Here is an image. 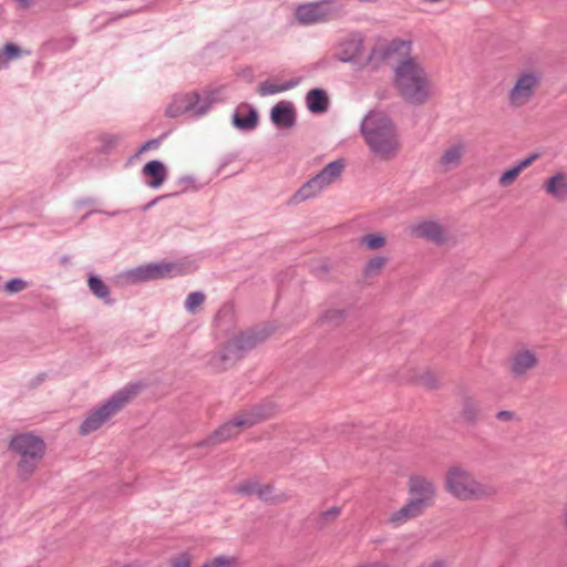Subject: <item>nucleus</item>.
Here are the masks:
<instances>
[{
    "mask_svg": "<svg viewBox=\"0 0 567 567\" xmlns=\"http://www.w3.org/2000/svg\"><path fill=\"white\" fill-rule=\"evenodd\" d=\"M322 188H324L316 176L307 181L290 198L289 203L299 204L315 197Z\"/></svg>",
    "mask_w": 567,
    "mask_h": 567,
    "instance_id": "nucleus-27",
    "label": "nucleus"
},
{
    "mask_svg": "<svg viewBox=\"0 0 567 567\" xmlns=\"http://www.w3.org/2000/svg\"><path fill=\"white\" fill-rule=\"evenodd\" d=\"M142 173L145 176L150 177V181L147 182V184L152 188H157V187L162 186L167 177V168L164 165V163L158 159H153V161L147 162L143 166Z\"/></svg>",
    "mask_w": 567,
    "mask_h": 567,
    "instance_id": "nucleus-21",
    "label": "nucleus"
},
{
    "mask_svg": "<svg viewBox=\"0 0 567 567\" xmlns=\"http://www.w3.org/2000/svg\"><path fill=\"white\" fill-rule=\"evenodd\" d=\"M270 120L278 128H291L296 125L297 113L289 101H280L270 111Z\"/></svg>",
    "mask_w": 567,
    "mask_h": 567,
    "instance_id": "nucleus-13",
    "label": "nucleus"
},
{
    "mask_svg": "<svg viewBox=\"0 0 567 567\" xmlns=\"http://www.w3.org/2000/svg\"><path fill=\"white\" fill-rule=\"evenodd\" d=\"M274 332L272 328L252 327L226 341L220 351L214 352L207 364L216 373L227 370L229 364L241 360L248 351L265 342Z\"/></svg>",
    "mask_w": 567,
    "mask_h": 567,
    "instance_id": "nucleus-2",
    "label": "nucleus"
},
{
    "mask_svg": "<svg viewBox=\"0 0 567 567\" xmlns=\"http://www.w3.org/2000/svg\"><path fill=\"white\" fill-rule=\"evenodd\" d=\"M429 567H445L444 560H435Z\"/></svg>",
    "mask_w": 567,
    "mask_h": 567,
    "instance_id": "nucleus-51",
    "label": "nucleus"
},
{
    "mask_svg": "<svg viewBox=\"0 0 567 567\" xmlns=\"http://www.w3.org/2000/svg\"><path fill=\"white\" fill-rule=\"evenodd\" d=\"M205 301V295L200 291H195L188 295L185 307L189 312H194Z\"/></svg>",
    "mask_w": 567,
    "mask_h": 567,
    "instance_id": "nucleus-39",
    "label": "nucleus"
},
{
    "mask_svg": "<svg viewBox=\"0 0 567 567\" xmlns=\"http://www.w3.org/2000/svg\"><path fill=\"white\" fill-rule=\"evenodd\" d=\"M3 55L7 60L18 59L21 55V48L13 42H7L3 45Z\"/></svg>",
    "mask_w": 567,
    "mask_h": 567,
    "instance_id": "nucleus-41",
    "label": "nucleus"
},
{
    "mask_svg": "<svg viewBox=\"0 0 567 567\" xmlns=\"http://www.w3.org/2000/svg\"><path fill=\"white\" fill-rule=\"evenodd\" d=\"M47 378V374L44 372L38 374L35 377V379H33L31 381V388H37L38 385H40Z\"/></svg>",
    "mask_w": 567,
    "mask_h": 567,
    "instance_id": "nucleus-47",
    "label": "nucleus"
},
{
    "mask_svg": "<svg viewBox=\"0 0 567 567\" xmlns=\"http://www.w3.org/2000/svg\"><path fill=\"white\" fill-rule=\"evenodd\" d=\"M202 567H238V560L235 557L217 556L204 563Z\"/></svg>",
    "mask_w": 567,
    "mask_h": 567,
    "instance_id": "nucleus-36",
    "label": "nucleus"
},
{
    "mask_svg": "<svg viewBox=\"0 0 567 567\" xmlns=\"http://www.w3.org/2000/svg\"><path fill=\"white\" fill-rule=\"evenodd\" d=\"M346 167V159L338 158L327 164L317 175V179L323 187L336 182L342 174Z\"/></svg>",
    "mask_w": 567,
    "mask_h": 567,
    "instance_id": "nucleus-24",
    "label": "nucleus"
},
{
    "mask_svg": "<svg viewBox=\"0 0 567 567\" xmlns=\"http://www.w3.org/2000/svg\"><path fill=\"white\" fill-rule=\"evenodd\" d=\"M259 122L258 111L249 104H240L233 114V125L240 131H251Z\"/></svg>",
    "mask_w": 567,
    "mask_h": 567,
    "instance_id": "nucleus-17",
    "label": "nucleus"
},
{
    "mask_svg": "<svg viewBox=\"0 0 567 567\" xmlns=\"http://www.w3.org/2000/svg\"><path fill=\"white\" fill-rule=\"evenodd\" d=\"M272 485H260L257 482L247 481L235 487V492L241 495H257L262 502L280 503L285 499L282 496L271 497Z\"/></svg>",
    "mask_w": 567,
    "mask_h": 567,
    "instance_id": "nucleus-15",
    "label": "nucleus"
},
{
    "mask_svg": "<svg viewBox=\"0 0 567 567\" xmlns=\"http://www.w3.org/2000/svg\"><path fill=\"white\" fill-rule=\"evenodd\" d=\"M329 272V267L328 265L326 264H322L320 266H318L316 269H315V274L316 276H318L319 278H322L324 275H327Z\"/></svg>",
    "mask_w": 567,
    "mask_h": 567,
    "instance_id": "nucleus-46",
    "label": "nucleus"
},
{
    "mask_svg": "<svg viewBox=\"0 0 567 567\" xmlns=\"http://www.w3.org/2000/svg\"><path fill=\"white\" fill-rule=\"evenodd\" d=\"M482 412L480 400L467 392H464L461 396V412L460 415L463 421L468 425H475Z\"/></svg>",
    "mask_w": 567,
    "mask_h": 567,
    "instance_id": "nucleus-18",
    "label": "nucleus"
},
{
    "mask_svg": "<svg viewBox=\"0 0 567 567\" xmlns=\"http://www.w3.org/2000/svg\"><path fill=\"white\" fill-rule=\"evenodd\" d=\"M76 42L75 37H64L54 39L48 42V45L53 52H64L70 50Z\"/></svg>",
    "mask_w": 567,
    "mask_h": 567,
    "instance_id": "nucleus-35",
    "label": "nucleus"
},
{
    "mask_svg": "<svg viewBox=\"0 0 567 567\" xmlns=\"http://www.w3.org/2000/svg\"><path fill=\"white\" fill-rule=\"evenodd\" d=\"M465 154V144L457 143L444 151L442 156L440 157V165L444 168L445 172L460 166L462 157Z\"/></svg>",
    "mask_w": 567,
    "mask_h": 567,
    "instance_id": "nucleus-26",
    "label": "nucleus"
},
{
    "mask_svg": "<svg viewBox=\"0 0 567 567\" xmlns=\"http://www.w3.org/2000/svg\"><path fill=\"white\" fill-rule=\"evenodd\" d=\"M394 83L408 103L422 105L430 99L426 72L412 58L401 61L395 68Z\"/></svg>",
    "mask_w": 567,
    "mask_h": 567,
    "instance_id": "nucleus-4",
    "label": "nucleus"
},
{
    "mask_svg": "<svg viewBox=\"0 0 567 567\" xmlns=\"http://www.w3.org/2000/svg\"><path fill=\"white\" fill-rule=\"evenodd\" d=\"M8 449L20 456L17 474L21 481L27 482L43 460L47 444L41 436L24 432L12 435Z\"/></svg>",
    "mask_w": 567,
    "mask_h": 567,
    "instance_id": "nucleus-5",
    "label": "nucleus"
},
{
    "mask_svg": "<svg viewBox=\"0 0 567 567\" xmlns=\"http://www.w3.org/2000/svg\"><path fill=\"white\" fill-rule=\"evenodd\" d=\"M360 132L371 152L383 161L393 158L399 150L396 127L382 111H370L360 125Z\"/></svg>",
    "mask_w": 567,
    "mask_h": 567,
    "instance_id": "nucleus-1",
    "label": "nucleus"
},
{
    "mask_svg": "<svg viewBox=\"0 0 567 567\" xmlns=\"http://www.w3.org/2000/svg\"><path fill=\"white\" fill-rule=\"evenodd\" d=\"M99 141L101 142L99 153L109 154L117 146L121 141V136L115 134H102L99 137Z\"/></svg>",
    "mask_w": 567,
    "mask_h": 567,
    "instance_id": "nucleus-34",
    "label": "nucleus"
},
{
    "mask_svg": "<svg viewBox=\"0 0 567 567\" xmlns=\"http://www.w3.org/2000/svg\"><path fill=\"white\" fill-rule=\"evenodd\" d=\"M538 360L529 350L518 351L514 354L511 363V372L514 377L524 375L528 370L536 367Z\"/></svg>",
    "mask_w": 567,
    "mask_h": 567,
    "instance_id": "nucleus-19",
    "label": "nucleus"
},
{
    "mask_svg": "<svg viewBox=\"0 0 567 567\" xmlns=\"http://www.w3.org/2000/svg\"><path fill=\"white\" fill-rule=\"evenodd\" d=\"M445 488L461 501L484 499L497 493L496 488L478 483L470 472L461 466H452L447 471Z\"/></svg>",
    "mask_w": 567,
    "mask_h": 567,
    "instance_id": "nucleus-8",
    "label": "nucleus"
},
{
    "mask_svg": "<svg viewBox=\"0 0 567 567\" xmlns=\"http://www.w3.org/2000/svg\"><path fill=\"white\" fill-rule=\"evenodd\" d=\"M388 258L384 256H375L371 258L363 268V277L368 279L379 276Z\"/></svg>",
    "mask_w": 567,
    "mask_h": 567,
    "instance_id": "nucleus-30",
    "label": "nucleus"
},
{
    "mask_svg": "<svg viewBox=\"0 0 567 567\" xmlns=\"http://www.w3.org/2000/svg\"><path fill=\"white\" fill-rule=\"evenodd\" d=\"M544 189L558 200L567 199V175L565 173H557L549 177L545 184Z\"/></svg>",
    "mask_w": 567,
    "mask_h": 567,
    "instance_id": "nucleus-25",
    "label": "nucleus"
},
{
    "mask_svg": "<svg viewBox=\"0 0 567 567\" xmlns=\"http://www.w3.org/2000/svg\"><path fill=\"white\" fill-rule=\"evenodd\" d=\"M333 14L330 0L300 4L295 12L296 20L303 25L327 21Z\"/></svg>",
    "mask_w": 567,
    "mask_h": 567,
    "instance_id": "nucleus-11",
    "label": "nucleus"
},
{
    "mask_svg": "<svg viewBox=\"0 0 567 567\" xmlns=\"http://www.w3.org/2000/svg\"><path fill=\"white\" fill-rule=\"evenodd\" d=\"M519 174L518 167L513 166L501 175L498 183L502 187H509L514 184Z\"/></svg>",
    "mask_w": 567,
    "mask_h": 567,
    "instance_id": "nucleus-38",
    "label": "nucleus"
},
{
    "mask_svg": "<svg viewBox=\"0 0 567 567\" xmlns=\"http://www.w3.org/2000/svg\"><path fill=\"white\" fill-rule=\"evenodd\" d=\"M406 44V41L394 39L388 44L374 47L369 53L363 65H372L373 69H377L381 62L389 59L394 53L402 51Z\"/></svg>",
    "mask_w": 567,
    "mask_h": 567,
    "instance_id": "nucleus-14",
    "label": "nucleus"
},
{
    "mask_svg": "<svg viewBox=\"0 0 567 567\" xmlns=\"http://www.w3.org/2000/svg\"><path fill=\"white\" fill-rule=\"evenodd\" d=\"M62 261H63V262H68V258H66V257H64V258L62 259Z\"/></svg>",
    "mask_w": 567,
    "mask_h": 567,
    "instance_id": "nucleus-53",
    "label": "nucleus"
},
{
    "mask_svg": "<svg viewBox=\"0 0 567 567\" xmlns=\"http://www.w3.org/2000/svg\"><path fill=\"white\" fill-rule=\"evenodd\" d=\"M419 382L429 390H434L440 386L437 375L432 371H424L419 375Z\"/></svg>",
    "mask_w": 567,
    "mask_h": 567,
    "instance_id": "nucleus-37",
    "label": "nucleus"
},
{
    "mask_svg": "<svg viewBox=\"0 0 567 567\" xmlns=\"http://www.w3.org/2000/svg\"><path fill=\"white\" fill-rule=\"evenodd\" d=\"M406 486L410 495L409 501L389 518V523L394 526H400L408 520L420 517L435 504L437 489L432 480L422 475H411Z\"/></svg>",
    "mask_w": 567,
    "mask_h": 567,
    "instance_id": "nucleus-3",
    "label": "nucleus"
},
{
    "mask_svg": "<svg viewBox=\"0 0 567 567\" xmlns=\"http://www.w3.org/2000/svg\"><path fill=\"white\" fill-rule=\"evenodd\" d=\"M298 79H291L284 84H274L269 81L261 82L258 86V93L260 95L275 94L278 92L287 91L295 87L298 84Z\"/></svg>",
    "mask_w": 567,
    "mask_h": 567,
    "instance_id": "nucleus-29",
    "label": "nucleus"
},
{
    "mask_svg": "<svg viewBox=\"0 0 567 567\" xmlns=\"http://www.w3.org/2000/svg\"><path fill=\"white\" fill-rule=\"evenodd\" d=\"M19 6L23 9H28L31 7V0H16Z\"/></svg>",
    "mask_w": 567,
    "mask_h": 567,
    "instance_id": "nucleus-50",
    "label": "nucleus"
},
{
    "mask_svg": "<svg viewBox=\"0 0 567 567\" xmlns=\"http://www.w3.org/2000/svg\"><path fill=\"white\" fill-rule=\"evenodd\" d=\"M184 274L182 264L176 262H157L146 264L130 269L118 276L127 285H136L150 280L162 279L171 276Z\"/></svg>",
    "mask_w": 567,
    "mask_h": 567,
    "instance_id": "nucleus-9",
    "label": "nucleus"
},
{
    "mask_svg": "<svg viewBox=\"0 0 567 567\" xmlns=\"http://www.w3.org/2000/svg\"><path fill=\"white\" fill-rule=\"evenodd\" d=\"M192 559L188 553H182L172 558L171 567H190Z\"/></svg>",
    "mask_w": 567,
    "mask_h": 567,
    "instance_id": "nucleus-42",
    "label": "nucleus"
},
{
    "mask_svg": "<svg viewBox=\"0 0 567 567\" xmlns=\"http://www.w3.org/2000/svg\"><path fill=\"white\" fill-rule=\"evenodd\" d=\"M142 389V384L132 383L115 392L103 405L89 413L79 427L81 435L99 430L107 420L121 411Z\"/></svg>",
    "mask_w": 567,
    "mask_h": 567,
    "instance_id": "nucleus-7",
    "label": "nucleus"
},
{
    "mask_svg": "<svg viewBox=\"0 0 567 567\" xmlns=\"http://www.w3.org/2000/svg\"><path fill=\"white\" fill-rule=\"evenodd\" d=\"M230 313V309L229 308H226V307H223L221 309H219V311L217 312L216 315V319H220L223 316H227Z\"/></svg>",
    "mask_w": 567,
    "mask_h": 567,
    "instance_id": "nucleus-49",
    "label": "nucleus"
},
{
    "mask_svg": "<svg viewBox=\"0 0 567 567\" xmlns=\"http://www.w3.org/2000/svg\"><path fill=\"white\" fill-rule=\"evenodd\" d=\"M319 320L323 324L336 328L342 324L346 320V311L342 309H329L321 315Z\"/></svg>",
    "mask_w": 567,
    "mask_h": 567,
    "instance_id": "nucleus-31",
    "label": "nucleus"
},
{
    "mask_svg": "<svg viewBox=\"0 0 567 567\" xmlns=\"http://www.w3.org/2000/svg\"><path fill=\"white\" fill-rule=\"evenodd\" d=\"M561 519L564 528L567 529V503L564 505Z\"/></svg>",
    "mask_w": 567,
    "mask_h": 567,
    "instance_id": "nucleus-48",
    "label": "nucleus"
},
{
    "mask_svg": "<svg viewBox=\"0 0 567 567\" xmlns=\"http://www.w3.org/2000/svg\"><path fill=\"white\" fill-rule=\"evenodd\" d=\"M496 419L499 421L509 422L515 419V413L512 411L502 410V411L497 412Z\"/></svg>",
    "mask_w": 567,
    "mask_h": 567,
    "instance_id": "nucleus-45",
    "label": "nucleus"
},
{
    "mask_svg": "<svg viewBox=\"0 0 567 567\" xmlns=\"http://www.w3.org/2000/svg\"><path fill=\"white\" fill-rule=\"evenodd\" d=\"M341 513V508L333 506L328 511L321 512L316 518V527L318 529H324L330 523L334 522Z\"/></svg>",
    "mask_w": 567,
    "mask_h": 567,
    "instance_id": "nucleus-32",
    "label": "nucleus"
},
{
    "mask_svg": "<svg viewBox=\"0 0 567 567\" xmlns=\"http://www.w3.org/2000/svg\"><path fill=\"white\" fill-rule=\"evenodd\" d=\"M272 408L270 405H255L250 410H244L238 413L243 425L250 429L257 423L268 419L271 415Z\"/></svg>",
    "mask_w": 567,
    "mask_h": 567,
    "instance_id": "nucleus-23",
    "label": "nucleus"
},
{
    "mask_svg": "<svg viewBox=\"0 0 567 567\" xmlns=\"http://www.w3.org/2000/svg\"><path fill=\"white\" fill-rule=\"evenodd\" d=\"M123 567H134V566H132V565H125V566H123Z\"/></svg>",
    "mask_w": 567,
    "mask_h": 567,
    "instance_id": "nucleus-54",
    "label": "nucleus"
},
{
    "mask_svg": "<svg viewBox=\"0 0 567 567\" xmlns=\"http://www.w3.org/2000/svg\"><path fill=\"white\" fill-rule=\"evenodd\" d=\"M223 86L217 89H205L203 92L192 91L187 93L175 94L172 102L166 107L167 117L175 118L183 114H189L193 117L206 114L213 104L221 101L220 94Z\"/></svg>",
    "mask_w": 567,
    "mask_h": 567,
    "instance_id": "nucleus-6",
    "label": "nucleus"
},
{
    "mask_svg": "<svg viewBox=\"0 0 567 567\" xmlns=\"http://www.w3.org/2000/svg\"><path fill=\"white\" fill-rule=\"evenodd\" d=\"M161 143V137L159 138H152V140H148L147 142H145L140 148L138 151L136 152L135 155L132 156V159L134 158H137L142 153L151 150V148H156Z\"/></svg>",
    "mask_w": 567,
    "mask_h": 567,
    "instance_id": "nucleus-43",
    "label": "nucleus"
},
{
    "mask_svg": "<svg viewBox=\"0 0 567 567\" xmlns=\"http://www.w3.org/2000/svg\"><path fill=\"white\" fill-rule=\"evenodd\" d=\"M361 245L365 246L370 250H375L382 248L385 243L386 238L384 235L380 233H372L367 234L360 238Z\"/></svg>",
    "mask_w": 567,
    "mask_h": 567,
    "instance_id": "nucleus-33",
    "label": "nucleus"
},
{
    "mask_svg": "<svg viewBox=\"0 0 567 567\" xmlns=\"http://www.w3.org/2000/svg\"><path fill=\"white\" fill-rule=\"evenodd\" d=\"M28 287V282L20 279V278H13L6 282L4 290L8 293H17L22 290H24Z\"/></svg>",
    "mask_w": 567,
    "mask_h": 567,
    "instance_id": "nucleus-40",
    "label": "nucleus"
},
{
    "mask_svg": "<svg viewBox=\"0 0 567 567\" xmlns=\"http://www.w3.org/2000/svg\"><path fill=\"white\" fill-rule=\"evenodd\" d=\"M87 286L90 291L99 299L104 300L105 305H113L114 300L110 299V288L102 280V278L95 274H89L87 276Z\"/></svg>",
    "mask_w": 567,
    "mask_h": 567,
    "instance_id": "nucleus-28",
    "label": "nucleus"
},
{
    "mask_svg": "<svg viewBox=\"0 0 567 567\" xmlns=\"http://www.w3.org/2000/svg\"><path fill=\"white\" fill-rule=\"evenodd\" d=\"M244 425L239 415H235L231 420L221 424L218 429H216L210 435H208L205 440L197 443L198 447L204 446H216L223 442H226L235 436H237L241 430H244Z\"/></svg>",
    "mask_w": 567,
    "mask_h": 567,
    "instance_id": "nucleus-12",
    "label": "nucleus"
},
{
    "mask_svg": "<svg viewBox=\"0 0 567 567\" xmlns=\"http://www.w3.org/2000/svg\"><path fill=\"white\" fill-rule=\"evenodd\" d=\"M161 198H162V197H157V198L153 199L151 203H148V204L144 207V209H147L148 207L153 206V205H154L157 200H159Z\"/></svg>",
    "mask_w": 567,
    "mask_h": 567,
    "instance_id": "nucleus-52",
    "label": "nucleus"
},
{
    "mask_svg": "<svg viewBox=\"0 0 567 567\" xmlns=\"http://www.w3.org/2000/svg\"><path fill=\"white\" fill-rule=\"evenodd\" d=\"M539 153H532L529 156L519 161L515 166L518 167V171L522 173L525 168L530 166L537 158H539Z\"/></svg>",
    "mask_w": 567,
    "mask_h": 567,
    "instance_id": "nucleus-44",
    "label": "nucleus"
},
{
    "mask_svg": "<svg viewBox=\"0 0 567 567\" xmlns=\"http://www.w3.org/2000/svg\"><path fill=\"white\" fill-rule=\"evenodd\" d=\"M543 80V74L536 71L522 72L515 85L508 93V100L513 106H523L535 95Z\"/></svg>",
    "mask_w": 567,
    "mask_h": 567,
    "instance_id": "nucleus-10",
    "label": "nucleus"
},
{
    "mask_svg": "<svg viewBox=\"0 0 567 567\" xmlns=\"http://www.w3.org/2000/svg\"><path fill=\"white\" fill-rule=\"evenodd\" d=\"M415 230L419 237L431 240L437 245H442L446 240L444 228L436 221H423Z\"/></svg>",
    "mask_w": 567,
    "mask_h": 567,
    "instance_id": "nucleus-22",
    "label": "nucleus"
},
{
    "mask_svg": "<svg viewBox=\"0 0 567 567\" xmlns=\"http://www.w3.org/2000/svg\"><path fill=\"white\" fill-rule=\"evenodd\" d=\"M306 104L312 114L326 113L330 104L329 95L323 89H311L306 95Z\"/></svg>",
    "mask_w": 567,
    "mask_h": 567,
    "instance_id": "nucleus-20",
    "label": "nucleus"
},
{
    "mask_svg": "<svg viewBox=\"0 0 567 567\" xmlns=\"http://www.w3.org/2000/svg\"><path fill=\"white\" fill-rule=\"evenodd\" d=\"M362 48L363 37L360 33H352L340 43L336 58L342 62H354Z\"/></svg>",
    "mask_w": 567,
    "mask_h": 567,
    "instance_id": "nucleus-16",
    "label": "nucleus"
}]
</instances>
